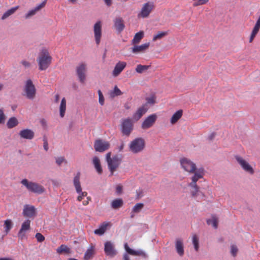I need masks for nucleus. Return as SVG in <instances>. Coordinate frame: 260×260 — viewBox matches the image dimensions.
Masks as SVG:
<instances>
[{
    "label": "nucleus",
    "instance_id": "8fccbe9b",
    "mask_svg": "<svg viewBox=\"0 0 260 260\" xmlns=\"http://www.w3.org/2000/svg\"><path fill=\"white\" fill-rule=\"evenodd\" d=\"M63 162H67L63 157H59L56 158V162L58 166H60Z\"/></svg>",
    "mask_w": 260,
    "mask_h": 260
},
{
    "label": "nucleus",
    "instance_id": "f704fd0d",
    "mask_svg": "<svg viewBox=\"0 0 260 260\" xmlns=\"http://www.w3.org/2000/svg\"><path fill=\"white\" fill-rule=\"evenodd\" d=\"M18 124L17 118L15 117H11L8 121L7 125L8 128H12L17 126Z\"/></svg>",
    "mask_w": 260,
    "mask_h": 260
},
{
    "label": "nucleus",
    "instance_id": "49530a36",
    "mask_svg": "<svg viewBox=\"0 0 260 260\" xmlns=\"http://www.w3.org/2000/svg\"><path fill=\"white\" fill-rule=\"evenodd\" d=\"M98 94L99 103L101 105H103L104 104V97L103 95L102 91L100 90H98Z\"/></svg>",
    "mask_w": 260,
    "mask_h": 260
},
{
    "label": "nucleus",
    "instance_id": "de8ad7c7",
    "mask_svg": "<svg viewBox=\"0 0 260 260\" xmlns=\"http://www.w3.org/2000/svg\"><path fill=\"white\" fill-rule=\"evenodd\" d=\"M35 237L36 238L38 242H42L45 240L44 236L40 233H37L35 235Z\"/></svg>",
    "mask_w": 260,
    "mask_h": 260
},
{
    "label": "nucleus",
    "instance_id": "c85d7f7f",
    "mask_svg": "<svg viewBox=\"0 0 260 260\" xmlns=\"http://www.w3.org/2000/svg\"><path fill=\"white\" fill-rule=\"evenodd\" d=\"M45 4H46V2L44 1L43 3H42L41 4H40L39 5L37 6L35 9L29 11L28 12V13L25 16L26 18H28L30 17V16L34 15L37 13V12H38L41 9L43 8L45 6Z\"/></svg>",
    "mask_w": 260,
    "mask_h": 260
},
{
    "label": "nucleus",
    "instance_id": "423d86ee",
    "mask_svg": "<svg viewBox=\"0 0 260 260\" xmlns=\"http://www.w3.org/2000/svg\"><path fill=\"white\" fill-rule=\"evenodd\" d=\"M24 91L27 98L33 99L35 98L36 90L35 85L30 79H28L26 81Z\"/></svg>",
    "mask_w": 260,
    "mask_h": 260
},
{
    "label": "nucleus",
    "instance_id": "e2e57ef3",
    "mask_svg": "<svg viewBox=\"0 0 260 260\" xmlns=\"http://www.w3.org/2000/svg\"><path fill=\"white\" fill-rule=\"evenodd\" d=\"M0 260H14V259L10 257H3V258H0Z\"/></svg>",
    "mask_w": 260,
    "mask_h": 260
},
{
    "label": "nucleus",
    "instance_id": "2f4dec72",
    "mask_svg": "<svg viewBox=\"0 0 260 260\" xmlns=\"http://www.w3.org/2000/svg\"><path fill=\"white\" fill-rule=\"evenodd\" d=\"M182 111L181 110L177 111L175 112L171 118V123L172 124L175 123L182 116Z\"/></svg>",
    "mask_w": 260,
    "mask_h": 260
},
{
    "label": "nucleus",
    "instance_id": "9b49d317",
    "mask_svg": "<svg viewBox=\"0 0 260 260\" xmlns=\"http://www.w3.org/2000/svg\"><path fill=\"white\" fill-rule=\"evenodd\" d=\"M94 148L96 151L103 152L110 148V143L103 140H96L94 144Z\"/></svg>",
    "mask_w": 260,
    "mask_h": 260
},
{
    "label": "nucleus",
    "instance_id": "a211bd4d",
    "mask_svg": "<svg viewBox=\"0 0 260 260\" xmlns=\"http://www.w3.org/2000/svg\"><path fill=\"white\" fill-rule=\"evenodd\" d=\"M126 66V63L124 61H119L117 62L113 71L112 75L114 77L118 76L124 70Z\"/></svg>",
    "mask_w": 260,
    "mask_h": 260
},
{
    "label": "nucleus",
    "instance_id": "39448f33",
    "mask_svg": "<svg viewBox=\"0 0 260 260\" xmlns=\"http://www.w3.org/2000/svg\"><path fill=\"white\" fill-rule=\"evenodd\" d=\"M129 149L133 153L142 152L145 147V140L142 138H137L129 144Z\"/></svg>",
    "mask_w": 260,
    "mask_h": 260
},
{
    "label": "nucleus",
    "instance_id": "1a4fd4ad",
    "mask_svg": "<svg viewBox=\"0 0 260 260\" xmlns=\"http://www.w3.org/2000/svg\"><path fill=\"white\" fill-rule=\"evenodd\" d=\"M30 229V220H25L22 224L21 228L18 233V239L22 240L27 239L26 233Z\"/></svg>",
    "mask_w": 260,
    "mask_h": 260
},
{
    "label": "nucleus",
    "instance_id": "0eeeda50",
    "mask_svg": "<svg viewBox=\"0 0 260 260\" xmlns=\"http://www.w3.org/2000/svg\"><path fill=\"white\" fill-rule=\"evenodd\" d=\"M76 71L80 82L84 83L86 79L87 64L83 62L80 63L76 67Z\"/></svg>",
    "mask_w": 260,
    "mask_h": 260
},
{
    "label": "nucleus",
    "instance_id": "9d476101",
    "mask_svg": "<svg viewBox=\"0 0 260 260\" xmlns=\"http://www.w3.org/2000/svg\"><path fill=\"white\" fill-rule=\"evenodd\" d=\"M235 157L237 161L245 172L250 174H254V169L244 158L239 155H236Z\"/></svg>",
    "mask_w": 260,
    "mask_h": 260
},
{
    "label": "nucleus",
    "instance_id": "c9c22d12",
    "mask_svg": "<svg viewBox=\"0 0 260 260\" xmlns=\"http://www.w3.org/2000/svg\"><path fill=\"white\" fill-rule=\"evenodd\" d=\"M56 252L59 254L62 253H70V249L67 245L62 244L57 248Z\"/></svg>",
    "mask_w": 260,
    "mask_h": 260
},
{
    "label": "nucleus",
    "instance_id": "f3484780",
    "mask_svg": "<svg viewBox=\"0 0 260 260\" xmlns=\"http://www.w3.org/2000/svg\"><path fill=\"white\" fill-rule=\"evenodd\" d=\"M23 214L25 217H32L36 215V208L33 206L25 205L24 206Z\"/></svg>",
    "mask_w": 260,
    "mask_h": 260
},
{
    "label": "nucleus",
    "instance_id": "338daca9",
    "mask_svg": "<svg viewBox=\"0 0 260 260\" xmlns=\"http://www.w3.org/2000/svg\"><path fill=\"white\" fill-rule=\"evenodd\" d=\"M4 85L3 84H0V91L3 89Z\"/></svg>",
    "mask_w": 260,
    "mask_h": 260
},
{
    "label": "nucleus",
    "instance_id": "7ed1b4c3",
    "mask_svg": "<svg viewBox=\"0 0 260 260\" xmlns=\"http://www.w3.org/2000/svg\"><path fill=\"white\" fill-rule=\"evenodd\" d=\"M21 183L24 186L27 190L31 192L37 194H41L45 191L44 187L35 182L30 181L27 179H23L21 181Z\"/></svg>",
    "mask_w": 260,
    "mask_h": 260
},
{
    "label": "nucleus",
    "instance_id": "79ce46f5",
    "mask_svg": "<svg viewBox=\"0 0 260 260\" xmlns=\"http://www.w3.org/2000/svg\"><path fill=\"white\" fill-rule=\"evenodd\" d=\"M192 243L196 251H198L199 248V238L196 235H194L192 236Z\"/></svg>",
    "mask_w": 260,
    "mask_h": 260
},
{
    "label": "nucleus",
    "instance_id": "a18cd8bd",
    "mask_svg": "<svg viewBox=\"0 0 260 260\" xmlns=\"http://www.w3.org/2000/svg\"><path fill=\"white\" fill-rule=\"evenodd\" d=\"M143 190L142 189H138L136 191V199H139L143 196Z\"/></svg>",
    "mask_w": 260,
    "mask_h": 260
},
{
    "label": "nucleus",
    "instance_id": "cd10ccee",
    "mask_svg": "<svg viewBox=\"0 0 260 260\" xmlns=\"http://www.w3.org/2000/svg\"><path fill=\"white\" fill-rule=\"evenodd\" d=\"M124 248L128 253L133 255H143L145 254L144 252L142 250L136 251L130 248L127 243L124 244Z\"/></svg>",
    "mask_w": 260,
    "mask_h": 260
},
{
    "label": "nucleus",
    "instance_id": "774afa93",
    "mask_svg": "<svg viewBox=\"0 0 260 260\" xmlns=\"http://www.w3.org/2000/svg\"><path fill=\"white\" fill-rule=\"evenodd\" d=\"M69 260H78V259L74 258H70L69 259Z\"/></svg>",
    "mask_w": 260,
    "mask_h": 260
},
{
    "label": "nucleus",
    "instance_id": "412c9836",
    "mask_svg": "<svg viewBox=\"0 0 260 260\" xmlns=\"http://www.w3.org/2000/svg\"><path fill=\"white\" fill-rule=\"evenodd\" d=\"M114 26L118 32H121L124 28L123 20L121 17H117L114 20Z\"/></svg>",
    "mask_w": 260,
    "mask_h": 260
},
{
    "label": "nucleus",
    "instance_id": "3c124183",
    "mask_svg": "<svg viewBox=\"0 0 260 260\" xmlns=\"http://www.w3.org/2000/svg\"><path fill=\"white\" fill-rule=\"evenodd\" d=\"M232 254L235 256L238 252V248L236 246L233 245L231 246V250Z\"/></svg>",
    "mask_w": 260,
    "mask_h": 260
},
{
    "label": "nucleus",
    "instance_id": "6e6d98bb",
    "mask_svg": "<svg viewBox=\"0 0 260 260\" xmlns=\"http://www.w3.org/2000/svg\"><path fill=\"white\" fill-rule=\"evenodd\" d=\"M147 102L148 104H153L155 103V99L154 97L147 98Z\"/></svg>",
    "mask_w": 260,
    "mask_h": 260
},
{
    "label": "nucleus",
    "instance_id": "603ef678",
    "mask_svg": "<svg viewBox=\"0 0 260 260\" xmlns=\"http://www.w3.org/2000/svg\"><path fill=\"white\" fill-rule=\"evenodd\" d=\"M21 64L25 68H28L30 67V63L27 60H23L21 61Z\"/></svg>",
    "mask_w": 260,
    "mask_h": 260
},
{
    "label": "nucleus",
    "instance_id": "6ab92c4d",
    "mask_svg": "<svg viewBox=\"0 0 260 260\" xmlns=\"http://www.w3.org/2000/svg\"><path fill=\"white\" fill-rule=\"evenodd\" d=\"M19 135L21 138L31 140L34 138L35 133L30 129H24L20 131Z\"/></svg>",
    "mask_w": 260,
    "mask_h": 260
},
{
    "label": "nucleus",
    "instance_id": "aec40b11",
    "mask_svg": "<svg viewBox=\"0 0 260 260\" xmlns=\"http://www.w3.org/2000/svg\"><path fill=\"white\" fill-rule=\"evenodd\" d=\"M150 43H146L141 45H135L132 48V51L134 53H140L145 52L149 47Z\"/></svg>",
    "mask_w": 260,
    "mask_h": 260
},
{
    "label": "nucleus",
    "instance_id": "69168bd1",
    "mask_svg": "<svg viewBox=\"0 0 260 260\" xmlns=\"http://www.w3.org/2000/svg\"><path fill=\"white\" fill-rule=\"evenodd\" d=\"M69 2H70V3H72V4H75L77 0H68Z\"/></svg>",
    "mask_w": 260,
    "mask_h": 260
},
{
    "label": "nucleus",
    "instance_id": "c03bdc74",
    "mask_svg": "<svg viewBox=\"0 0 260 260\" xmlns=\"http://www.w3.org/2000/svg\"><path fill=\"white\" fill-rule=\"evenodd\" d=\"M122 94V93L121 90L117 87V86H115L113 91L111 93V95L114 97L115 96L120 95Z\"/></svg>",
    "mask_w": 260,
    "mask_h": 260
},
{
    "label": "nucleus",
    "instance_id": "58836bf2",
    "mask_svg": "<svg viewBox=\"0 0 260 260\" xmlns=\"http://www.w3.org/2000/svg\"><path fill=\"white\" fill-rule=\"evenodd\" d=\"M168 34L166 31H159L156 35H154L153 38V41H156L157 40L161 39Z\"/></svg>",
    "mask_w": 260,
    "mask_h": 260
},
{
    "label": "nucleus",
    "instance_id": "680f3d73",
    "mask_svg": "<svg viewBox=\"0 0 260 260\" xmlns=\"http://www.w3.org/2000/svg\"><path fill=\"white\" fill-rule=\"evenodd\" d=\"M79 196L77 198V200L79 202L81 201L83 199V196H82L81 193H79Z\"/></svg>",
    "mask_w": 260,
    "mask_h": 260
},
{
    "label": "nucleus",
    "instance_id": "a878e982",
    "mask_svg": "<svg viewBox=\"0 0 260 260\" xmlns=\"http://www.w3.org/2000/svg\"><path fill=\"white\" fill-rule=\"evenodd\" d=\"M175 247L178 254L180 256H183L184 254L183 244L181 239L176 240Z\"/></svg>",
    "mask_w": 260,
    "mask_h": 260
},
{
    "label": "nucleus",
    "instance_id": "bf43d9fd",
    "mask_svg": "<svg viewBox=\"0 0 260 260\" xmlns=\"http://www.w3.org/2000/svg\"><path fill=\"white\" fill-rule=\"evenodd\" d=\"M123 259L124 260H130L129 256L127 255V254L125 253L123 255Z\"/></svg>",
    "mask_w": 260,
    "mask_h": 260
},
{
    "label": "nucleus",
    "instance_id": "5fc2aeb1",
    "mask_svg": "<svg viewBox=\"0 0 260 260\" xmlns=\"http://www.w3.org/2000/svg\"><path fill=\"white\" fill-rule=\"evenodd\" d=\"M43 141H44V144H43L44 148V149L46 151H48V144L47 141V140L46 139H43Z\"/></svg>",
    "mask_w": 260,
    "mask_h": 260
},
{
    "label": "nucleus",
    "instance_id": "e433bc0d",
    "mask_svg": "<svg viewBox=\"0 0 260 260\" xmlns=\"http://www.w3.org/2000/svg\"><path fill=\"white\" fill-rule=\"evenodd\" d=\"M144 205L143 203L136 204L132 209V213H139L144 208Z\"/></svg>",
    "mask_w": 260,
    "mask_h": 260
},
{
    "label": "nucleus",
    "instance_id": "bb28decb",
    "mask_svg": "<svg viewBox=\"0 0 260 260\" xmlns=\"http://www.w3.org/2000/svg\"><path fill=\"white\" fill-rule=\"evenodd\" d=\"M92 162L98 173L101 174L103 173V169L100 159L97 156H94L92 159Z\"/></svg>",
    "mask_w": 260,
    "mask_h": 260
},
{
    "label": "nucleus",
    "instance_id": "f03ea898",
    "mask_svg": "<svg viewBox=\"0 0 260 260\" xmlns=\"http://www.w3.org/2000/svg\"><path fill=\"white\" fill-rule=\"evenodd\" d=\"M52 57L50 55L48 50L42 49L37 58L40 70H46L51 63Z\"/></svg>",
    "mask_w": 260,
    "mask_h": 260
},
{
    "label": "nucleus",
    "instance_id": "dca6fc26",
    "mask_svg": "<svg viewBox=\"0 0 260 260\" xmlns=\"http://www.w3.org/2000/svg\"><path fill=\"white\" fill-rule=\"evenodd\" d=\"M104 251L107 255L110 257L114 256L117 253L114 245L110 241H107L105 243Z\"/></svg>",
    "mask_w": 260,
    "mask_h": 260
},
{
    "label": "nucleus",
    "instance_id": "2eb2a0df",
    "mask_svg": "<svg viewBox=\"0 0 260 260\" xmlns=\"http://www.w3.org/2000/svg\"><path fill=\"white\" fill-rule=\"evenodd\" d=\"M80 172H78L74 178V185L75 186L77 192H78V193H81L82 196H83V197H85L87 195V192L86 191H82V188L80 182Z\"/></svg>",
    "mask_w": 260,
    "mask_h": 260
},
{
    "label": "nucleus",
    "instance_id": "4d7b16f0",
    "mask_svg": "<svg viewBox=\"0 0 260 260\" xmlns=\"http://www.w3.org/2000/svg\"><path fill=\"white\" fill-rule=\"evenodd\" d=\"M90 197H87V201H84L83 202V205H84V206H86V205H87L89 203V201L90 200Z\"/></svg>",
    "mask_w": 260,
    "mask_h": 260
},
{
    "label": "nucleus",
    "instance_id": "5701e85b",
    "mask_svg": "<svg viewBox=\"0 0 260 260\" xmlns=\"http://www.w3.org/2000/svg\"><path fill=\"white\" fill-rule=\"evenodd\" d=\"M111 223L109 222H104L101 224L98 229L94 231V233L98 235H102L106 232L108 226H110Z\"/></svg>",
    "mask_w": 260,
    "mask_h": 260
},
{
    "label": "nucleus",
    "instance_id": "ea45409f",
    "mask_svg": "<svg viewBox=\"0 0 260 260\" xmlns=\"http://www.w3.org/2000/svg\"><path fill=\"white\" fill-rule=\"evenodd\" d=\"M207 222L208 224H212L215 229L217 228L218 219L215 216H213L211 219L207 220Z\"/></svg>",
    "mask_w": 260,
    "mask_h": 260
},
{
    "label": "nucleus",
    "instance_id": "72a5a7b5",
    "mask_svg": "<svg viewBox=\"0 0 260 260\" xmlns=\"http://www.w3.org/2000/svg\"><path fill=\"white\" fill-rule=\"evenodd\" d=\"M66 110V100L64 98H62L59 107V114L61 117L64 116Z\"/></svg>",
    "mask_w": 260,
    "mask_h": 260
},
{
    "label": "nucleus",
    "instance_id": "ddd939ff",
    "mask_svg": "<svg viewBox=\"0 0 260 260\" xmlns=\"http://www.w3.org/2000/svg\"><path fill=\"white\" fill-rule=\"evenodd\" d=\"M157 119L155 114H153L148 116L142 124V128L148 129L151 127L155 123Z\"/></svg>",
    "mask_w": 260,
    "mask_h": 260
},
{
    "label": "nucleus",
    "instance_id": "c756f323",
    "mask_svg": "<svg viewBox=\"0 0 260 260\" xmlns=\"http://www.w3.org/2000/svg\"><path fill=\"white\" fill-rule=\"evenodd\" d=\"M144 37V32L143 31H139L136 33L132 40V44L134 45L139 43L140 41Z\"/></svg>",
    "mask_w": 260,
    "mask_h": 260
},
{
    "label": "nucleus",
    "instance_id": "052dcab7",
    "mask_svg": "<svg viewBox=\"0 0 260 260\" xmlns=\"http://www.w3.org/2000/svg\"><path fill=\"white\" fill-rule=\"evenodd\" d=\"M124 147V143H122L121 144V145H120L119 146V147H118L119 151H121L123 150V149Z\"/></svg>",
    "mask_w": 260,
    "mask_h": 260
},
{
    "label": "nucleus",
    "instance_id": "37998d69",
    "mask_svg": "<svg viewBox=\"0 0 260 260\" xmlns=\"http://www.w3.org/2000/svg\"><path fill=\"white\" fill-rule=\"evenodd\" d=\"M194 1L192 5L193 7H197L207 4L209 0H193Z\"/></svg>",
    "mask_w": 260,
    "mask_h": 260
},
{
    "label": "nucleus",
    "instance_id": "f8f14e48",
    "mask_svg": "<svg viewBox=\"0 0 260 260\" xmlns=\"http://www.w3.org/2000/svg\"><path fill=\"white\" fill-rule=\"evenodd\" d=\"M154 7L153 3L148 2L143 5L141 11L138 14V17L142 18L147 17Z\"/></svg>",
    "mask_w": 260,
    "mask_h": 260
},
{
    "label": "nucleus",
    "instance_id": "4be33fe9",
    "mask_svg": "<svg viewBox=\"0 0 260 260\" xmlns=\"http://www.w3.org/2000/svg\"><path fill=\"white\" fill-rule=\"evenodd\" d=\"M95 254V246L93 244H91L89 248L86 251L84 255V260H89L93 257Z\"/></svg>",
    "mask_w": 260,
    "mask_h": 260
},
{
    "label": "nucleus",
    "instance_id": "4468645a",
    "mask_svg": "<svg viewBox=\"0 0 260 260\" xmlns=\"http://www.w3.org/2000/svg\"><path fill=\"white\" fill-rule=\"evenodd\" d=\"M93 30L96 43L99 45L102 37V23L100 21L96 22L94 25Z\"/></svg>",
    "mask_w": 260,
    "mask_h": 260
},
{
    "label": "nucleus",
    "instance_id": "0e129e2a",
    "mask_svg": "<svg viewBox=\"0 0 260 260\" xmlns=\"http://www.w3.org/2000/svg\"><path fill=\"white\" fill-rule=\"evenodd\" d=\"M59 95H58V94H56V95H55V102H58V100H59Z\"/></svg>",
    "mask_w": 260,
    "mask_h": 260
},
{
    "label": "nucleus",
    "instance_id": "393cba45",
    "mask_svg": "<svg viewBox=\"0 0 260 260\" xmlns=\"http://www.w3.org/2000/svg\"><path fill=\"white\" fill-rule=\"evenodd\" d=\"M259 28H260V15H259V17L258 20H257V21L256 22V24L254 25V28H253L252 32H251V35L250 37V39H249L250 43H251L253 41L255 36L258 32Z\"/></svg>",
    "mask_w": 260,
    "mask_h": 260
},
{
    "label": "nucleus",
    "instance_id": "4c0bfd02",
    "mask_svg": "<svg viewBox=\"0 0 260 260\" xmlns=\"http://www.w3.org/2000/svg\"><path fill=\"white\" fill-rule=\"evenodd\" d=\"M149 67H150L149 66L138 64V65H137V66L136 68V71L138 73L142 74L144 71L148 70L149 69Z\"/></svg>",
    "mask_w": 260,
    "mask_h": 260
},
{
    "label": "nucleus",
    "instance_id": "b1692460",
    "mask_svg": "<svg viewBox=\"0 0 260 260\" xmlns=\"http://www.w3.org/2000/svg\"><path fill=\"white\" fill-rule=\"evenodd\" d=\"M147 108L145 106L140 107L136 112L133 115V118L134 120L137 121L147 112Z\"/></svg>",
    "mask_w": 260,
    "mask_h": 260
},
{
    "label": "nucleus",
    "instance_id": "473e14b6",
    "mask_svg": "<svg viewBox=\"0 0 260 260\" xmlns=\"http://www.w3.org/2000/svg\"><path fill=\"white\" fill-rule=\"evenodd\" d=\"M18 8L19 6H16L7 11L2 16V19L5 20L10 16L12 15L18 10Z\"/></svg>",
    "mask_w": 260,
    "mask_h": 260
},
{
    "label": "nucleus",
    "instance_id": "7c9ffc66",
    "mask_svg": "<svg viewBox=\"0 0 260 260\" xmlns=\"http://www.w3.org/2000/svg\"><path fill=\"white\" fill-rule=\"evenodd\" d=\"M123 200L121 199H117L113 200L111 203V207L114 209H117L122 206Z\"/></svg>",
    "mask_w": 260,
    "mask_h": 260
},
{
    "label": "nucleus",
    "instance_id": "864d4df0",
    "mask_svg": "<svg viewBox=\"0 0 260 260\" xmlns=\"http://www.w3.org/2000/svg\"><path fill=\"white\" fill-rule=\"evenodd\" d=\"M122 186L120 184L117 185V186L116 187V191L117 193L118 194H121L122 193Z\"/></svg>",
    "mask_w": 260,
    "mask_h": 260
},
{
    "label": "nucleus",
    "instance_id": "09e8293b",
    "mask_svg": "<svg viewBox=\"0 0 260 260\" xmlns=\"http://www.w3.org/2000/svg\"><path fill=\"white\" fill-rule=\"evenodd\" d=\"M5 120V115L2 108H0V124L3 123Z\"/></svg>",
    "mask_w": 260,
    "mask_h": 260
},
{
    "label": "nucleus",
    "instance_id": "f257e3e1",
    "mask_svg": "<svg viewBox=\"0 0 260 260\" xmlns=\"http://www.w3.org/2000/svg\"><path fill=\"white\" fill-rule=\"evenodd\" d=\"M180 163L182 168L189 174H193L191 177V182L188 184V186L193 190L191 191V194L193 197L197 196L199 191V187L197 186V182L204 175V169L202 168H197L196 165L190 159L183 157L180 159Z\"/></svg>",
    "mask_w": 260,
    "mask_h": 260
},
{
    "label": "nucleus",
    "instance_id": "20e7f679",
    "mask_svg": "<svg viewBox=\"0 0 260 260\" xmlns=\"http://www.w3.org/2000/svg\"><path fill=\"white\" fill-rule=\"evenodd\" d=\"M111 152L107 153L106 159L111 175H113L114 172L119 167L121 162V159L117 155H114L112 157H111Z\"/></svg>",
    "mask_w": 260,
    "mask_h": 260
},
{
    "label": "nucleus",
    "instance_id": "13d9d810",
    "mask_svg": "<svg viewBox=\"0 0 260 260\" xmlns=\"http://www.w3.org/2000/svg\"><path fill=\"white\" fill-rule=\"evenodd\" d=\"M104 2L108 6H110L112 4V0H104Z\"/></svg>",
    "mask_w": 260,
    "mask_h": 260
},
{
    "label": "nucleus",
    "instance_id": "a19ab883",
    "mask_svg": "<svg viewBox=\"0 0 260 260\" xmlns=\"http://www.w3.org/2000/svg\"><path fill=\"white\" fill-rule=\"evenodd\" d=\"M12 227V222L11 220L7 219L5 221V229L6 233H8Z\"/></svg>",
    "mask_w": 260,
    "mask_h": 260
},
{
    "label": "nucleus",
    "instance_id": "6e6552de",
    "mask_svg": "<svg viewBox=\"0 0 260 260\" xmlns=\"http://www.w3.org/2000/svg\"><path fill=\"white\" fill-rule=\"evenodd\" d=\"M133 129V121L130 118H126L122 120L121 130L123 135L129 136Z\"/></svg>",
    "mask_w": 260,
    "mask_h": 260
}]
</instances>
